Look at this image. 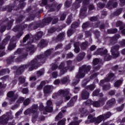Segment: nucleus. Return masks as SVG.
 <instances>
[{
    "label": "nucleus",
    "mask_w": 125,
    "mask_h": 125,
    "mask_svg": "<svg viewBox=\"0 0 125 125\" xmlns=\"http://www.w3.org/2000/svg\"><path fill=\"white\" fill-rule=\"evenodd\" d=\"M9 119L12 120L13 115L10 113H7L0 117V125H5L8 123Z\"/></svg>",
    "instance_id": "1"
},
{
    "label": "nucleus",
    "mask_w": 125,
    "mask_h": 125,
    "mask_svg": "<svg viewBox=\"0 0 125 125\" xmlns=\"http://www.w3.org/2000/svg\"><path fill=\"white\" fill-rule=\"evenodd\" d=\"M90 70V66H83L79 69V74L77 75V78L82 79L83 78L86 73Z\"/></svg>",
    "instance_id": "2"
},
{
    "label": "nucleus",
    "mask_w": 125,
    "mask_h": 125,
    "mask_svg": "<svg viewBox=\"0 0 125 125\" xmlns=\"http://www.w3.org/2000/svg\"><path fill=\"white\" fill-rule=\"evenodd\" d=\"M60 93L61 94L63 95V98L65 100H69L71 97V94L69 93V91L68 90H61L60 91Z\"/></svg>",
    "instance_id": "3"
},
{
    "label": "nucleus",
    "mask_w": 125,
    "mask_h": 125,
    "mask_svg": "<svg viewBox=\"0 0 125 125\" xmlns=\"http://www.w3.org/2000/svg\"><path fill=\"white\" fill-rule=\"evenodd\" d=\"M114 74L110 73L108 78L105 79V80H102L100 81V84L101 85L102 84V83H105V82H109V81H113L114 80Z\"/></svg>",
    "instance_id": "4"
},
{
    "label": "nucleus",
    "mask_w": 125,
    "mask_h": 125,
    "mask_svg": "<svg viewBox=\"0 0 125 125\" xmlns=\"http://www.w3.org/2000/svg\"><path fill=\"white\" fill-rule=\"evenodd\" d=\"M87 103H88V104H93V105L94 106V107H99V106H100V104L101 105H103V104H104V101H100V104L99 103H98V102H92L91 101H88Z\"/></svg>",
    "instance_id": "5"
},
{
    "label": "nucleus",
    "mask_w": 125,
    "mask_h": 125,
    "mask_svg": "<svg viewBox=\"0 0 125 125\" xmlns=\"http://www.w3.org/2000/svg\"><path fill=\"white\" fill-rule=\"evenodd\" d=\"M77 99H78V97L77 96H74L68 103L67 106L64 107V109H68V107H70V106H73V105H74V102H76V101H77Z\"/></svg>",
    "instance_id": "6"
},
{
    "label": "nucleus",
    "mask_w": 125,
    "mask_h": 125,
    "mask_svg": "<svg viewBox=\"0 0 125 125\" xmlns=\"http://www.w3.org/2000/svg\"><path fill=\"white\" fill-rule=\"evenodd\" d=\"M52 89H53L52 86L47 85L44 88V93L45 94H48V93H50L52 91Z\"/></svg>",
    "instance_id": "7"
},
{
    "label": "nucleus",
    "mask_w": 125,
    "mask_h": 125,
    "mask_svg": "<svg viewBox=\"0 0 125 125\" xmlns=\"http://www.w3.org/2000/svg\"><path fill=\"white\" fill-rule=\"evenodd\" d=\"M88 119L89 120H87L85 122V124H89L90 123H95L96 122V118L94 117L92 115L90 114L88 116Z\"/></svg>",
    "instance_id": "8"
},
{
    "label": "nucleus",
    "mask_w": 125,
    "mask_h": 125,
    "mask_svg": "<svg viewBox=\"0 0 125 125\" xmlns=\"http://www.w3.org/2000/svg\"><path fill=\"white\" fill-rule=\"evenodd\" d=\"M117 49H119L118 46L111 48V52L113 57H118L119 56V53L118 52H115V53L113 52V51H116Z\"/></svg>",
    "instance_id": "9"
},
{
    "label": "nucleus",
    "mask_w": 125,
    "mask_h": 125,
    "mask_svg": "<svg viewBox=\"0 0 125 125\" xmlns=\"http://www.w3.org/2000/svg\"><path fill=\"white\" fill-rule=\"evenodd\" d=\"M115 104V99H112L110 100H109L106 104L105 109H109L113 105V104Z\"/></svg>",
    "instance_id": "10"
},
{
    "label": "nucleus",
    "mask_w": 125,
    "mask_h": 125,
    "mask_svg": "<svg viewBox=\"0 0 125 125\" xmlns=\"http://www.w3.org/2000/svg\"><path fill=\"white\" fill-rule=\"evenodd\" d=\"M105 120L104 119V116H103V115H100L98 116L97 118H96V122L95 125H98V124H100L102 122V121Z\"/></svg>",
    "instance_id": "11"
},
{
    "label": "nucleus",
    "mask_w": 125,
    "mask_h": 125,
    "mask_svg": "<svg viewBox=\"0 0 125 125\" xmlns=\"http://www.w3.org/2000/svg\"><path fill=\"white\" fill-rule=\"evenodd\" d=\"M59 68L61 70V75H63L64 73H66L67 72V68L64 67V64L62 63L60 64Z\"/></svg>",
    "instance_id": "12"
},
{
    "label": "nucleus",
    "mask_w": 125,
    "mask_h": 125,
    "mask_svg": "<svg viewBox=\"0 0 125 125\" xmlns=\"http://www.w3.org/2000/svg\"><path fill=\"white\" fill-rule=\"evenodd\" d=\"M66 112V110H62L61 111L58 115L56 117L55 120L56 121H59V120H61V119H62V117H63V115H62V113H65Z\"/></svg>",
    "instance_id": "13"
},
{
    "label": "nucleus",
    "mask_w": 125,
    "mask_h": 125,
    "mask_svg": "<svg viewBox=\"0 0 125 125\" xmlns=\"http://www.w3.org/2000/svg\"><path fill=\"white\" fill-rule=\"evenodd\" d=\"M13 95H14V92L13 91H10L7 94L8 97H9L10 98L12 97V100L11 101H14V100L16 99V98Z\"/></svg>",
    "instance_id": "14"
},
{
    "label": "nucleus",
    "mask_w": 125,
    "mask_h": 125,
    "mask_svg": "<svg viewBox=\"0 0 125 125\" xmlns=\"http://www.w3.org/2000/svg\"><path fill=\"white\" fill-rule=\"evenodd\" d=\"M83 99H87L89 96V93L87 92H83L82 94Z\"/></svg>",
    "instance_id": "15"
},
{
    "label": "nucleus",
    "mask_w": 125,
    "mask_h": 125,
    "mask_svg": "<svg viewBox=\"0 0 125 125\" xmlns=\"http://www.w3.org/2000/svg\"><path fill=\"white\" fill-rule=\"evenodd\" d=\"M32 113V114H35L37 113V110H26L24 111V115H29Z\"/></svg>",
    "instance_id": "16"
},
{
    "label": "nucleus",
    "mask_w": 125,
    "mask_h": 125,
    "mask_svg": "<svg viewBox=\"0 0 125 125\" xmlns=\"http://www.w3.org/2000/svg\"><path fill=\"white\" fill-rule=\"evenodd\" d=\"M69 125H79V122H78V118L75 117L74 122L70 123Z\"/></svg>",
    "instance_id": "17"
},
{
    "label": "nucleus",
    "mask_w": 125,
    "mask_h": 125,
    "mask_svg": "<svg viewBox=\"0 0 125 125\" xmlns=\"http://www.w3.org/2000/svg\"><path fill=\"white\" fill-rule=\"evenodd\" d=\"M78 43H75L74 44L75 46V49L74 51L76 52V53H79L80 52V48H79V47H78L77 45H78Z\"/></svg>",
    "instance_id": "18"
},
{
    "label": "nucleus",
    "mask_w": 125,
    "mask_h": 125,
    "mask_svg": "<svg viewBox=\"0 0 125 125\" xmlns=\"http://www.w3.org/2000/svg\"><path fill=\"white\" fill-rule=\"evenodd\" d=\"M52 112V110H42L41 113L43 115H46L48 113H51Z\"/></svg>",
    "instance_id": "19"
},
{
    "label": "nucleus",
    "mask_w": 125,
    "mask_h": 125,
    "mask_svg": "<svg viewBox=\"0 0 125 125\" xmlns=\"http://www.w3.org/2000/svg\"><path fill=\"white\" fill-rule=\"evenodd\" d=\"M66 122V119H63L58 123V125H64Z\"/></svg>",
    "instance_id": "20"
},
{
    "label": "nucleus",
    "mask_w": 125,
    "mask_h": 125,
    "mask_svg": "<svg viewBox=\"0 0 125 125\" xmlns=\"http://www.w3.org/2000/svg\"><path fill=\"white\" fill-rule=\"evenodd\" d=\"M122 83H123V82L121 80H118L114 84V86L116 87H118V86H120V85H121V84H122Z\"/></svg>",
    "instance_id": "21"
},
{
    "label": "nucleus",
    "mask_w": 125,
    "mask_h": 125,
    "mask_svg": "<svg viewBox=\"0 0 125 125\" xmlns=\"http://www.w3.org/2000/svg\"><path fill=\"white\" fill-rule=\"evenodd\" d=\"M103 116L104 117V120H106V119L110 118V116H111V113L108 112L106 114L103 115Z\"/></svg>",
    "instance_id": "22"
},
{
    "label": "nucleus",
    "mask_w": 125,
    "mask_h": 125,
    "mask_svg": "<svg viewBox=\"0 0 125 125\" xmlns=\"http://www.w3.org/2000/svg\"><path fill=\"white\" fill-rule=\"evenodd\" d=\"M44 84H45V82L44 81L42 82L40 85L38 87V89H39V90L40 89H42V86L44 85Z\"/></svg>",
    "instance_id": "23"
},
{
    "label": "nucleus",
    "mask_w": 125,
    "mask_h": 125,
    "mask_svg": "<svg viewBox=\"0 0 125 125\" xmlns=\"http://www.w3.org/2000/svg\"><path fill=\"white\" fill-rule=\"evenodd\" d=\"M6 43L4 42V41L2 42L1 44L0 45V49H4V48H5V45Z\"/></svg>",
    "instance_id": "24"
},
{
    "label": "nucleus",
    "mask_w": 125,
    "mask_h": 125,
    "mask_svg": "<svg viewBox=\"0 0 125 125\" xmlns=\"http://www.w3.org/2000/svg\"><path fill=\"white\" fill-rule=\"evenodd\" d=\"M108 31L109 34H111V33L115 34V33H117V32H118V30H117V29L109 30Z\"/></svg>",
    "instance_id": "25"
},
{
    "label": "nucleus",
    "mask_w": 125,
    "mask_h": 125,
    "mask_svg": "<svg viewBox=\"0 0 125 125\" xmlns=\"http://www.w3.org/2000/svg\"><path fill=\"white\" fill-rule=\"evenodd\" d=\"M29 103H30V99H27L24 101L23 105H24L25 106H27V105L29 104Z\"/></svg>",
    "instance_id": "26"
},
{
    "label": "nucleus",
    "mask_w": 125,
    "mask_h": 125,
    "mask_svg": "<svg viewBox=\"0 0 125 125\" xmlns=\"http://www.w3.org/2000/svg\"><path fill=\"white\" fill-rule=\"evenodd\" d=\"M69 82V78H64L62 80V83H68Z\"/></svg>",
    "instance_id": "27"
},
{
    "label": "nucleus",
    "mask_w": 125,
    "mask_h": 125,
    "mask_svg": "<svg viewBox=\"0 0 125 125\" xmlns=\"http://www.w3.org/2000/svg\"><path fill=\"white\" fill-rule=\"evenodd\" d=\"M95 88V85H91L87 86L88 89H90V90H93Z\"/></svg>",
    "instance_id": "28"
},
{
    "label": "nucleus",
    "mask_w": 125,
    "mask_h": 125,
    "mask_svg": "<svg viewBox=\"0 0 125 125\" xmlns=\"http://www.w3.org/2000/svg\"><path fill=\"white\" fill-rule=\"evenodd\" d=\"M44 74V70H40L39 71L37 72V75L38 76H42V75H43Z\"/></svg>",
    "instance_id": "29"
},
{
    "label": "nucleus",
    "mask_w": 125,
    "mask_h": 125,
    "mask_svg": "<svg viewBox=\"0 0 125 125\" xmlns=\"http://www.w3.org/2000/svg\"><path fill=\"white\" fill-rule=\"evenodd\" d=\"M87 9L86 7H84L82 9H81V14H83V13H85V12L86 11Z\"/></svg>",
    "instance_id": "30"
},
{
    "label": "nucleus",
    "mask_w": 125,
    "mask_h": 125,
    "mask_svg": "<svg viewBox=\"0 0 125 125\" xmlns=\"http://www.w3.org/2000/svg\"><path fill=\"white\" fill-rule=\"evenodd\" d=\"M99 62V60L98 59H95L93 61L94 65H96V64H98Z\"/></svg>",
    "instance_id": "31"
},
{
    "label": "nucleus",
    "mask_w": 125,
    "mask_h": 125,
    "mask_svg": "<svg viewBox=\"0 0 125 125\" xmlns=\"http://www.w3.org/2000/svg\"><path fill=\"white\" fill-rule=\"evenodd\" d=\"M28 65H26L25 66H21L17 71V73H18V71H20V70H23V69L25 68H27V67H28Z\"/></svg>",
    "instance_id": "32"
},
{
    "label": "nucleus",
    "mask_w": 125,
    "mask_h": 125,
    "mask_svg": "<svg viewBox=\"0 0 125 125\" xmlns=\"http://www.w3.org/2000/svg\"><path fill=\"white\" fill-rule=\"evenodd\" d=\"M19 82L20 83H23L25 82V79L23 78L22 77H20L19 78Z\"/></svg>",
    "instance_id": "33"
},
{
    "label": "nucleus",
    "mask_w": 125,
    "mask_h": 125,
    "mask_svg": "<svg viewBox=\"0 0 125 125\" xmlns=\"http://www.w3.org/2000/svg\"><path fill=\"white\" fill-rule=\"evenodd\" d=\"M100 91V90H98L97 91H95L94 92H93V95L94 96H96V95H98V94L99 93V92Z\"/></svg>",
    "instance_id": "34"
},
{
    "label": "nucleus",
    "mask_w": 125,
    "mask_h": 125,
    "mask_svg": "<svg viewBox=\"0 0 125 125\" xmlns=\"http://www.w3.org/2000/svg\"><path fill=\"white\" fill-rule=\"evenodd\" d=\"M64 37H65V34L64 33L61 34V35H59V38L60 40H62V39L63 38H64Z\"/></svg>",
    "instance_id": "35"
},
{
    "label": "nucleus",
    "mask_w": 125,
    "mask_h": 125,
    "mask_svg": "<svg viewBox=\"0 0 125 125\" xmlns=\"http://www.w3.org/2000/svg\"><path fill=\"white\" fill-rule=\"evenodd\" d=\"M28 92H29L28 89H27V88L23 89L22 93H23L24 94H26L28 93Z\"/></svg>",
    "instance_id": "36"
},
{
    "label": "nucleus",
    "mask_w": 125,
    "mask_h": 125,
    "mask_svg": "<svg viewBox=\"0 0 125 125\" xmlns=\"http://www.w3.org/2000/svg\"><path fill=\"white\" fill-rule=\"evenodd\" d=\"M29 38H30V36L29 35H26L23 40V42H26V41H27V40H28V39H29Z\"/></svg>",
    "instance_id": "37"
},
{
    "label": "nucleus",
    "mask_w": 125,
    "mask_h": 125,
    "mask_svg": "<svg viewBox=\"0 0 125 125\" xmlns=\"http://www.w3.org/2000/svg\"><path fill=\"white\" fill-rule=\"evenodd\" d=\"M23 100H24V98H21L18 101L17 103L18 104L22 103V102H23Z\"/></svg>",
    "instance_id": "38"
},
{
    "label": "nucleus",
    "mask_w": 125,
    "mask_h": 125,
    "mask_svg": "<svg viewBox=\"0 0 125 125\" xmlns=\"http://www.w3.org/2000/svg\"><path fill=\"white\" fill-rule=\"evenodd\" d=\"M90 21H96V20H97V18L96 17H91L90 19Z\"/></svg>",
    "instance_id": "39"
},
{
    "label": "nucleus",
    "mask_w": 125,
    "mask_h": 125,
    "mask_svg": "<svg viewBox=\"0 0 125 125\" xmlns=\"http://www.w3.org/2000/svg\"><path fill=\"white\" fill-rule=\"evenodd\" d=\"M65 18H66V15H65L64 14L62 15L61 17V20L62 21H63L65 20Z\"/></svg>",
    "instance_id": "40"
},
{
    "label": "nucleus",
    "mask_w": 125,
    "mask_h": 125,
    "mask_svg": "<svg viewBox=\"0 0 125 125\" xmlns=\"http://www.w3.org/2000/svg\"><path fill=\"white\" fill-rule=\"evenodd\" d=\"M22 114V110H19L18 112L16 113V117H18V116H20Z\"/></svg>",
    "instance_id": "41"
},
{
    "label": "nucleus",
    "mask_w": 125,
    "mask_h": 125,
    "mask_svg": "<svg viewBox=\"0 0 125 125\" xmlns=\"http://www.w3.org/2000/svg\"><path fill=\"white\" fill-rule=\"evenodd\" d=\"M57 64H53L52 66V70H56L57 69Z\"/></svg>",
    "instance_id": "42"
},
{
    "label": "nucleus",
    "mask_w": 125,
    "mask_h": 125,
    "mask_svg": "<svg viewBox=\"0 0 125 125\" xmlns=\"http://www.w3.org/2000/svg\"><path fill=\"white\" fill-rule=\"evenodd\" d=\"M32 109H35V110H37V109H39L38 107V105L37 104H34L32 106Z\"/></svg>",
    "instance_id": "43"
},
{
    "label": "nucleus",
    "mask_w": 125,
    "mask_h": 125,
    "mask_svg": "<svg viewBox=\"0 0 125 125\" xmlns=\"http://www.w3.org/2000/svg\"><path fill=\"white\" fill-rule=\"evenodd\" d=\"M47 105L48 106H51V105H52V102H51V101H48L47 102Z\"/></svg>",
    "instance_id": "44"
},
{
    "label": "nucleus",
    "mask_w": 125,
    "mask_h": 125,
    "mask_svg": "<svg viewBox=\"0 0 125 125\" xmlns=\"http://www.w3.org/2000/svg\"><path fill=\"white\" fill-rule=\"evenodd\" d=\"M49 33H54V32H55V29L54 28H51L50 29L49 31H48Z\"/></svg>",
    "instance_id": "45"
},
{
    "label": "nucleus",
    "mask_w": 125,
    "mask_h": 125,
    "mask_svg": "<svg viewBox=\"0 0 125 125\" xmlns=\"http://www.w3.org/2000/svg\"><path fill=\"white\" fill-rule=\"evenodd\" d=\"M27 51H30V52H32L34 50V46H32V47L31 48H28L27 49Z\"/></svg>",
    "instance_id": "46"
},
{
    "label": "nucleus",
    "mask_w": 125,
    "mask_h": 125,
    "mask_svg": "<svg viewBox=\"0 0 125 125\" xmlns=\"http://www.w3.org/2000/svg\"><path fill=\"white\" fill-rule=\"evenodd\" d=\"M57 76H58L57 73H56V72H53V73H52V76H53L54 78H57Z\"/></svg>",
    "instance_id": "47"
},
{
    "label": "nucleus",
    "mask_w": 125,
    "mask_h": 125,
    "mask_svg": "<svg viewBox=\"0 0 125 125\" xmlns=\"http://www.w3.org/2000/svg\"><path fill=\"white\" fill-rule=\"evenodd\" d=\"M96 48V47L95 46L92 45L91 46L90 49L91 51H93V50H94V49H95Z\"/></svg>",
    "instance_id": "48"
},
{
    "label": "nucleus",
    "mask_w": 125,
    "mask_h": 125,
    "mask_svg": "<svg viewBox=\"0 0 125 125\" xmlns=\"http://www.w3.org/2000/svg\"><path fill=\"white\" fill-rule=\"evenodd\" d=\"M34 65H32L31 66V67L29 68V71H33V70H34V69H36V68H38V67H34Z\"/></svg>",
    "instance_id": "49"
},
{
    "label": "nucleus",
    "mask_w": 125,
    "mask_h": 125,
    "mask_svg": "<svg viewBox=\"0 0 125 125\" xmlns=\"http://www.w3.org/2000/svg\"><path fill=\"white\" fill-rule=\"evenodd\" d=\"M59 83H60V81H59V80H56L54 81V84H59Z\"/></svg>",
    "instance_id": "50"
},
{
    "label": "nucleus",
    "mask_w": 125,
    "mask_h": 125,
    "mask_svg": "<svg viewBox=\"0 0 125 125\" xmlns=\"http://www.w3.org/2000/svg\"><path fill=\"white\" fill-rule=\"evenodd\" d=\"M70 4H71V2H70L69 1H66L65 2V5H66V7H69V6H70Z\"/></svg>",
    "instance_id": "51"
},
{
    "label": "nucleus",
    "mask_w": 125,
    "mask_h": 125,
    "mask_svg": "<svg viewBox=\"0 0 125 125\" xmlns=\"http://www.w3.org/2000/svg\"><path fill=\"white\" fill-rule=\"evenodd\" d=\"M15 46H16L15 44H14L13 46L10 45L9 46L8 49H9V50H11V49H12V47H13V48H14V47H15Z\"/></svg>",
    "instance_id": "52"
},
{
    "label": "nucleus",
    "mask_w": 125,
    "mask_h": 125,
    "mask_svg": "<svg viewBox=\"0 0 125 125\" xmlns=\"http://www.w3.org/2000/svg\"><path fill=\"white\" fill-rule=\"evenodd\" d=\"M77 25H78V23H77V22L73 23L71 25V28H76L77 27Z\"/></svg>",
    "instance_id": "53"
},
{
    "label": "nucleus",
    "mask_w": 125,
    "mask_h": 125,
    "mask_svg": "<svg viewBox=\"0 0 125 125\" xmlns=\"http://www.w3.org/2000/svg\"><path fill=\"white\" fill-rule=\"evenodd\" d=\"M58 22V19H55L53 20L52 23L53 24H55Z\"/></svg>",
    "instance_id": "54"
},
{
    "label": "nucleus",
    "mask_w": 125,
    "mask_h": 125,
    "mask_svg": "<svg viewBox=\"0 0 125 125\" xmlns=\"http://www.w3.org/2000/svg\"><path fill=\"white\" fill-rule=\"evenodd\" d=\"M67 35L69 37H70L72 35V31L71 30H68L67 31Z\"/></svg>",
    "instance_id": "55"
},
{
    "label": "nucleus",
    "mask_w": 125,
    "mask_h": 125,
    "mask_svg": "<svg viewBox=\"0 0 125 125\" xmlns=\"http://www.w3.org/2000/svg\"><path fill=\"white\" fill-rule=\"evenodd\" d=\"M87 27V23H83L82 25V28L83 29H84V28H86Z\"/></svg>",
    "instance_id": "56"
},
{
    "label": "nucleus",
    "mask_w": 125,
    "mask_h": 125,
    "mask_svg": "<svg viewBox=\"0 0 125 125\" xmlns=\"http://www.w3.org/2000/svg\"><path fill=\"white\" fill-rule=\"evenodd\" d=\"M50 54V50H48L47 51H46L45 52V55H49Z\"/></svg>",
    "instance_id": "57"
},
{
    "label": "nucleus",
    "mask_w": 125,
    "mask_h": 125,
    "mask_svg": "<svg viewBox=\"0 0 125 125\" xmlns=\"http://www.w3.org/2000/svg\"><path fill=\"white\" fill-rule=\"evenodd\" d=\"M2 105L3 107H6V106H7V103L4 102V103H3Z\"/></svg>",
    "instance_id": "58"
},
{
    "label": "nucleus",
    "mask_w": 125,
    "mask_h": 125,
    "mask_svg": "<svg viewBox=\"0 0 125 125\" xmlns=\"http://www.w3.org/2000/svg\"><path fill=\"white\" fill-rule=\"evenodd\" d=\"M85 56V54L84 53H83L80 56L81 59H83V58Z\"/></svg>",
    "instance_id": "59"
},
{
    "label": "nucleus",
    "mask_w": 125,
    "mask_h": 125,
    "mask_svg": "<svg viewBox=\"0 0 125 125\" xmlns=\"http://www.w3.org/2000/svg\"><path fill=\"white\" fill-rule=\"evenodd\" d=\"M43 4H46L47 3V0H42Z\"/></svg>",
    "instance_id": "60"
},
{
    "label": "nucleus",
    "mask_w": 125,
    "mask_h": 125,
    "mask_svg": "<svg viewBox=\"0 0 125 125\" xmlns=\"http://www.w3.org/2000/svg\"><path fill=\"white\" fill-rule=\"evenodd\" d=\"M51 20H52V19H51V18H48L47 19V21H48L47 23H50V22H51Z\"/></svg>",
    "instance_id": "61"
},
{
    "label": "nucleus",
    "mask_w": 125,
    "mask_h": 125,
    "mask_svg": "<svg viewBox=\"0 0 125 125\" xmlns=\"http://www.w3.org/2000/svg\"><path fill=\"white\" fill-rule=\"evenodd\" d=\"M46 42L45 41H44V40H42L41 42V44L42 45H44V44H45Z\"/></svg>",
    "instance_id": "62"
},
{
    "label": "nucleus",
    "mask_w": 125,
    "mask_h": 125,
    "mask_svg": "<svg viewBox=\"0 0 125 125\" xmlns=\"http://www.w3.org/2000/svg\"><path fill=\"white\" fill-rule=\"evenodd\" d=\"M19 106V104H17L16 105H15L12 107V109H16V108H18V107Z\"/></svg>",
    "instance_id": "63"
},
{
    "label": "nucleus",
    "mask_w": 125,
    "mask_h": 125,
    "mask_svg": "<svg viewBox=\"0 0 125 125\" xmlns=\"http://www.w3.org/2000/svg\"><path fill=\"white\" fill-rule=\"evenodd\" d=\"M120 4L123 6V5H125V2L124 0H121L120 2Z\"/></svg>",
    "instance_id": "64"
}]
</instances>
